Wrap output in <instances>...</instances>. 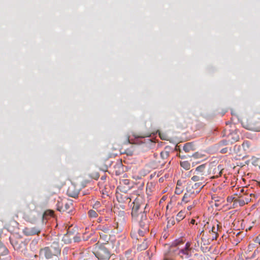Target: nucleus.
I'll return each mask as SVG.
<instances>
[{
    "mask_svg": "<svg viewBox=\"0 0 260 260\" xmlns=\"http://www.w3.org/2000/svg\"><path fill=\"white\" fill-rule=\"evenodd\" d=\"M218 230L216 228L215 224H213L211 230V233L213 234L212 239H216L218 236Z\"/></svg>",
    "mask_w": 260,
    "mask_h": 260,
    "instance_id": "obj_22",
    "label": "nucleus"
},
{
    "mask_svg": "<svg viewBox=\"0 0 260 260\" xmlns=\"http://www.w3.org/2000/svg\"><path fill=\"white\" fill-rule=\"evenodd\" d=\"M190 246V243L187 242L185 247L179 251V255L181 258H188L192 255V250Z\"/></svg>",
    "mask_w": 260,
    "mask_h": 260,
    "instance_id": "obj_8",
    "label": "nucleus"
},
{
    "mask_svg": "<svg viewBox=\"0 0 260 260\" xmlns=\"http://www.w3.org/2000/svg\"><path fill=\"white\" fill-rule=\"evenodd\" d=\"M99 174H96L95 175V177H94V179H98V178H99Z\"/></svg>",
    "mask_w": 260,
    "mask_h": 260,
    "instance_id": "obj_46",
    "label": "nucleus"
},
{
    "mask_svg": "<svg viewBox=\"0 0 260 260\" xmlns=\"http://www.w3.org/2000/svg\"><path fill=\"white\" fill-rule=\"evenodd\" d=\"M242 146L245 150H246L249 148L250 143L248 141H245L243 142Z\"/></svg>",
    "mask_w": 260,
    "mask_h": 260,
    "instance_id": "obj_28",
    "label": "nucleus"
},
{
    "mask_svg": "<svg viewBox=\"0 0 260 260\" xmlns=\"http://www.w3.org/2000/svg\"><path fill=\"white\" fill-rule=\"evenodd\" d=\"M60 248L57 242H53L50 246L45 247L40 250L39 255L42 257L47 259L51 258L53 256L57 255L60 253Z\"/></svg>",
    "mask_w": 260,
    "mask_h": 260,
    "instance_id": "obj_1",
    "label": "nucleus"
},
{
    "mask_svg": "<svg viewBox=\"0 0 260 260\" xmlns=\"http://www.w3.org/2000/svg\"><path fill=\"white\" fill-rule=\"evenodd\" d=\"M229 143H230V140H229V139H228L227 140H223L221 141H220V145L222 146L226 145Z\"/></svg>",
    "mask_w": 260,
    "mask_h": 260,
    "instance_id": "obj_30",
    "label": "nucleus"
},
{
    "mask_svg": "<svg viewBox=\"0 0 260 260\" xmlns=\"http://www.w3.org/2000/svg\"><path fill=\"white\" fill-rule=\"evenodd\" d=\"M196 220L194 219H191L190 221V223L192 224H194L195 223Z\"/></svg>",
    "mask_w": 260,
    "mask_h": 260,
    "instance_id": "obj_44",
    "label": "nucleus"
},
{
    "mask_svg": "<svg viewBox=\"0 0 260 260\" xmlns=\"http://www.w3.org/2000/svg\"><path fill=\"white\" fill-rule=\"evenodd\" d=\"M254 242L256 243H258L260 245V235H259L258 236H257L255 240H254Z\"/></svg>",
    "mask_w": 260,
    "mask_h": 260,
    "instance_id": "obj_36",
    "label": "nucleus"
},
{
    "mask_svg": "<svg viewBox=\"0 0 260 260\" xmlns=\"http://www.w3.org/2000/svg\"><path fill=\"white\" fill-rule=\"evenodd\" d=\"M149 231V229H145L144 228H140L137 232L132 231L131 236L133 238L139 240V238L143 237L144 235Z\"/></svg>",
    "mask_w": 260,
    "mask_h": 260,
    "instance_id": "obj_11",
    "label": "nucleus"
},
{
    "mask_svg": "<svg viewBox=\"0 0 260 260\" xmlns=\"http://www.w3.org/2000/svg\"><path fill=\"white\" fill-rule=\"evenodd\" d=\"M194 207V204L192 205H189L187 207L188 210H191Z\"/></svg>",
    "mask_w": 260,
    "mask_h": 260,
    "instance_id": "obj_42",
    "label": "nucleus"
},
{
    "mask_svg": "<svg viewBox=\"0 0 260 260\" xmlns=\"http://www.w3.org/2000/svg\"><path fill=\"white\" fill-rule=\"evenodd\" d=\"M133 220L138 223L140 228L149 229L151 219L147 218L146 212H141L138 215L132 216Z\"/></svg>",
    "mask_w": 260,
    "mask_h": 260,
    "instance_id": "obj_5",
    "label": "nucleus"
},
{
    "mask_svg": "<svg viewBox=\"0 0 260 260\" xmlns=\"http://www.w3.org/2000/svg\"><path fill=\"white\" fill-rule=\"evenodd\" d=\"M193 198L194 196L186 190V192L182 198V201L185 203H188Z\"/></svg>",
    "mask_w": 260,
    "mask_h": 260,
    "instance_id": "obj_19",
    "label": "nucleus"
},
{
    "mask_svg": "<svg viewBox=\"0 0 260 260\" xmlns=\"http://www.w3.org/2000/svg\"><path fill=\"white\" fill-rule=\"evenodd\" d=\"M179 157H180L181 158H184L186 157V156L185 155L183 154V152L181 150L179 151Z\"/></svg>",
    "mask_w": 260,
    "mask_h": 260,
    "instance_id": "obj_37",
    "label": "nucleus"
},
{
    "mask_svg": "<svg viewBox=\"0 0 260 260\" xmlns=\"http://www.w3.org/2000/svg\"><path fill=\"white\" fill-rule=\"evenodd\" d=\"M99 234L100 235V236L101 237V236H102V235H101V234H102V233H100V232H99Z\"/></svg>",
    "mask_w": 260,
    "mask_h": 260,
    "instance_id": "obj_51",
    "label": "nucleus"
},
{
    "mask_svg": "<svg viewBox=\"0 0 260 260\" xmlns=\"http://www.w3.org/2000/svg\"><path fill=\"white\" fill-rule=\"evenodd\" d=\"M97 229L104 233H109L110 230V226L108 225L100 224L98 226Z\"/></svg>",
    "mask_w": 260,
    "mask_h": 260,
    "instance_id": "obj_20",
    "label": "nucleus"
},
{
    "mask_svg": "<svg viewBox=\"0 0 260 260\" xmlns=\"http://www.w3.org/2000/svg\"><path fill=\"white\" fill-rule=\"evenodd\" d=\"M204 185V184H202L201 183L196 182L193 183L190 182L188 183L186 189L187 191L189 192L190 193L192 194L194 197L197 194L200 192Z\"/></svg>",
    "mask_w": 260,
    "mask_h": 260,
    "instance_id": "obj_7",
    "label": "nucleus"
},
{
    "mask_svg": "<svg viewBox=\"0 0 260 260\" xmlns=\"http://www.w3.org/2000/svg\"><path fill=\"white\" fill-rule=\"evenodd\" d=\"M116 196L117 201L119 203H129L131 201L129 196L126 192L117 191Z\"/></svg>",
    "mask_w": 260,
    "mask_h": 260,
    "instance_id": "obj_10",
    "label": "nucleus"
},
{
    "mask_svg": "<svg viewBox=\"0 0 260 260\" xmlns=\"http://www.w3.org/2000/svg\"><path fill=\"white\" fill-rule=\"evenodd\" d=\"M105 178H106V177H105V176H102V177H101V179H102V180H105Z\"/></svg>",
    "mask_w": 260,
    "mask_h": 260,
    "instance_id": "obj_49",
    "label": "nucleus"
},
{
    "mask_svg": "<svg viewBox=\"0 0 260 260\" xmlns=\"http://www.w3.org/2000/svg\"><path fill=\"white\" fill-rule=\"evenodd\" d=\"M169 155V153L168 151H162L160 153V157L161 159L163 160L162 162L159 161V165L157 166L158 167L159 166H163L166 163L165 160L166 159Z\"/></svg>",
    "mask_w": 260,
    "mask_h": 260,
    "instance_id": "obj_17",
    "label": "nucleus"
},
{
    "mask_svg": "<svg viewBox=\"0 0 260 260\" xmlns=\"http://www.w3.org/2000/svg\"><path fill=\"white\" fill-rule=\"evenodd\" d=\"M68 235L67 234L66 235H64L63 237V241H64L65 243H70L71 242V240H69L68 239Z\"/></svg>",
    "mask_w": 260,
    "mask_h": 260,
    "instance_id": "obj_34",
    "label": "nucleus"
},
{
    "mask_svg": "<svg viewBox=\"0 0 260 260\" xmlns=\"http://www.w3.org/2000/svg\"><path fill=\"white\" fill-rule=\"evenodd\" d=\"M179 185H180V182L178 181L177 183V186L178 187Z\"/></svg>",
    "mask_w": 260,
    "mask_h": 260,
    "instance_id": "obj_48",
    "label": "nucleus"
},
{
    "mask_svg": "<svg viewBox=\"0 0 260 260\" xmlns=\"http://www.w3.org/2000/svg\"><path fill=\"white\" fill-rule=\"evenodd\" d=\"M245 201L243 199H235L234 201V204H239L240 206H243L245 204Z\"/></svg>",
    "mask_w": 260,
    "mask_h": 260,
    "instance_id": "obj_25",
    "label": "nucleus"
},
{
    "mask_svg": "<svg viewBox=\"0 0 260 260\" xmlns=\"http://www.w3.org/2000/svg\"><path fill=\"white\" fill-rule=\"evenodd\" d=\"M256 260H260V256L256 259Z\"/></svg>",
    "mask_w": 260,
    "mask_h": 260,
    "instance_id": "obj_50",
    "label": "nucleus"
},
{
    "mask_svg": "<svg viewBox=\"0 0 260 260\" xmlns=\"http://www.w3.org/2000/svg\"><path fill=\"white\" fill-rule=\"evenodd\" d=\"M192 156L195 158H202L203 157V155L198 152H196L192 154Z\"/></svg>",
    "mask_w": 260,
    "mask_h": 260,
    "instance_id": "obj_33",
    "label": "nucleus"
},
{
    "mask_svg": "<svg viewBox=\"0 0 260 260\" xmlns=\"http://www.w3.org/2000/svg\"><path fill=\"white\" fill-rule=\"evenodd\" d=\"M183 150L185 152H190L194 150V146L191 143H187L183 147Z\"/></svg>",
    "mask_w": 260,
    "mask_h": 260,
    "instance_id": "obj_15",
    "label": "nucleus"
},
{
    "mask_svg": "<svg viewBox=\"0 0 260 260\" xmlns=\"http://www.w3.org/2000/svg\"><path fill=\"white\" fill-rule=\"evenodd\" d=\"M73 208V204L71 201L64 200L59 204L58 209L59 211L62 212H67L68 213Z\"/></svg>",
    "mask_w": 260,
    "mask_h": 260,
    "instance_id": "obj_9",
    "label": "nucleus"
},
{
    "mask_svg": "<svg viewBox=\"0 0 260 260\" xmlns=\"http://www.w3.org/2000/svg\"><path fill=\"white\" fill-rule=\"evenodd\" d=\"M98 214L99 213L100 215H102L104 213V212L105 211V209L104 208L100 207V208H98V210H96Z\"/></svg>",
    "mask_w": 260,
    "mask_h": 260,
    "instance_id": "obj_31",
    "label": "nucleus"
},
{
    "mask_svg": "<svg viewBox=\"0 0 260 260\" xmlns=\"http://www.w3.org/2000/svg\"><path fill=\"white\" fill-rule=\"evenodd\" d=\"M181 192V190L179 189V187L176 186V190H175V193L176 194H180Z\"/></svg>",
    "mask_w": 260,
    "mask_h": 260,
    "instance_id": "obj_40",
    "label": "nucleus"
},
{
    "mask_svg": "<svg viewBox=\"0 0 260 260\" xmlns=\"http://www.w3.org/2000/svg\"><path fill=\"white\" fill-rule=\"evenodd\" d=\"M212 199L215 202V205L218 206L221 203L224 202V199L222 197H218L216 194H213L212 196Z\"/></svg>",
    "mask_w": 260,
    "mask_h": 260,
    "instance_id": "obj_14",
    "label": "nucleus"
},
{
    "mask_svg": "<svg viewBox=\"0 0 260 260\" xmlns=\"http://www.w3.org/2000/svg\"><path fill=\"white\" fill-rule=\"evenodd\" d=\"M244 200H245L246 204H247L251 200V199L249 198H245Z\"/></svg>",
    "mask_w": 260,
    "mask_h": 260,
    "instance_id": "obj_43",
    "label": "nucleus"
},
{
    "mask_svg": "<svg viewBox=\"0 0 260 260\" xmlns=\"http://www.w3.org/2000/svg\"><path fill=\"white\" fill-rule=\"evenodd\" d=\"M74 241L75 242H79L80 241V238L79 237L75 236L74 237Z\"/></svg>",
    "mask_w": 260,
    "mask_h": 260,
    "instance_id": "obj_39",
    "label": "nucleus"
},
{
    "mask_svg": "<svg viewBox=\"0 0 260 260\" xmlns=\"http://www.w3.org/2000/svg\"><path fill=\"white\" fill-rule=\"evenodd\" d=\"M222 173V167L220 165L217 166V168H215L214 169V176L212 178H218L220 176Z\"/></svg>",
    "mask_w": 260,
    "mask_h": 260,
    "instance_id": "obj_16",
    "label": "nucleus"
},
{
    "mask_svg": "<svg viewBox=\"0 0 260 260\" xmlns=\"http://www.w3.org/2000/svg\"><path fill=\"white\" fill-rule=\"evenodd\" d=\"M143 199L142 197L138 196L133 202V206L132 211V216H134L138 215L139 213H138V210L141 208H145L146 205L145 206L144 204H143Z\"/></svg>",
    "mask_w": 260,
    "mask_h": 260,
    "instance_id": "obj_6",
    "label": "nucleus"
},
{
    "mask_svg": "<svg viewBox=\"0 0 260 260\" xmlns=\"http://www.w3.org/2000/svg\"><path fill=\"white\" fill-rule=\"evenodd\" d=\"M240 192H243V193H244L245 192V189L244 188H242L240 190Z\"/></svg>",
    "mask_w": 260,
    "mask_h": 260,
    "instance_id": "obj_47",
    "label": "nucleus"
},
{
    "mask_svg": "<svg viewBox=\"0 0 260 260\" xmlns=\"http://www.w3.org/2000/svg\"><path fill=\"white\" fill-rule=\"evenodd\" d=\"M180 166L186 170H188L190 168V164L187 161H181Z\"/></svg>",
    "mask_w": 260,
    "mask_h": 260,
    "instance_id": "obj_24",
    "label": "nucleus"
},
{
    "mask_svg": "<svg viewBox=\"0 0 260 260\" xmlns=\"http://www.w3.org/2000/svg\"><path fill=\"white\" fill-rule=\"evenodd\" d=\"M242 124L247 129L256 132L260 131V119L258 118L250 117L244 119L242 121Z\"/></svg>",
    "mask_w": 260,
    "mask_h": 260,
    "instance_id": "obj_4",
    "label": "nucleus"
},
{
    "mask_svg": "<svg viewBox=\"0 0 260 260\" xmlns=\"http://www.w3.org/2000/svg\"><path fill=\"white\" fill-rule=\"evenodd\" d=\"M205 169V165H202L197 167L193 172V176L191 178V180L193 182L204 184L206 183L207 177Z\"/></svg>",
    "mask_w": 260,
    "mask_h": 260,
    "instance_id": "obj_3",
    "label": "nucleus"
},
{
    "mask_svg": "<svg viewBox=\"0 0 260 260\" xmlns=\"http://www.w3.org/2000/svg\"><path fill=\"white\" fill-rule=\"evenodd\" d=\"M253 245L254 244H249L248 246V250L250 251L254 247Z\"/></svg>",
    "mask_w": 260,
    "mask_h": 260,
    "instance_id": "obj_41",
    "label": "nucleus"
},
{
    "mask_svg": "<svg viewBox=\"0 0 260 260\" xmlns=\"http://www.w3.org/2000/svg\"><path fill=\"white\" fill-rule=\"evenodd\" d=\"M40 230L37 228H25L23 230V233L26 236H32L38 234L40 233Z\"/></svg>",
    "mask_w": 260,
    "mask_h": 260,
    "instance_id": "obj_13",
    "label": "nucleus"
},
{
    "mask_svg": "<svg viewBox=\"0 0 260 260\" xmlns=\"http://www.w3.org/2000/svg\"><path fill=\"white\" fill-rule=\"evenodd\" d=\"M88 215L91 218H96L98 217V214L95 210H90L88 212Z\"/></svg>",
    "mask_w": 260,
    "mask_h": 260,
    "instance_id": "obj_23",
    "label": "nucleus"
},
{
    "mask_svg": "<svg viewBox=\"0 0 260 260\" xmlns=\"http://www.w3.org/2000/svg\"><path fill=\"white\" fill-rule=\"evenodd\" d=\"M185 217V214L184 212L181 211H180L176 216V220L178 221H181Z\"/></svg>",
    "mask_w": 260,
    "mask_h": 260,
    "instance_id": "obj_26",
    "label": "nucleus"
},
{
    "mask_svg": "<svg viewBox=\"0 0 260 260\" xmlns=\"http://www.w3.org/2000/svg\"><path fill=\"white\" fill-rule=\"evenodd\" d=\"M228 147H225V148H224L221 149L220 152L221 153H226L228 152Z\"/></svg>",
    "mask_w": 260,
    "mask_h": 260,
    "instance_id": "obj_38",
    "label": "nucleus"
},
{
    "mask_svg": "<svg viewBox=\"0 0 260 260\" xmlns=\"http://www.w3.org/2000/svg\"><path fill=\"white\" fill-rule=\"evenodd\" d=\"M213 224H215V226L218 231H219L220 229L221 228L220 223L217 220H216L213 222Z\"/></svg>",
    "mask_w": 260,
    "mask_h": 260,
    "instance_id": "obj_32",
    "label": "nucleus"
},
{
    "mask_svg": "<svg viewBox=\"0 0 260 260\" xmlns=\"http://www.w3.org/2000/svg\"><path fill=\"white\" fill-rule=\"evenodd\" d=\"M228 139L230 140V143L232 144L235 142H237L239 140V136L236 133H231L229 135L228 137Z\"/></svg>",
    "mask_w": 260,
    "mask_h": 260,
    "instance_id": "obj_18",
    "label": "nucleus"
},
{
    "mask_svg": "<svg viewBox=\"0 0 260 260\" xmlns=\"http://www.w3.org/2000/svg\"><path fill=\"white\" fill-rule=\"evenodd\" d=\"M102 221V218L101 217H99L98 219V221L99 222H101V221Z\"/></svg>",
    "mask_w": 260,
    "mask_h": 260,
    "instance_id": "obj_45",
    "label": "nucleus"
},
{
    "mask_svg": "<svg viewBox=\"0 0 260 260\" xmlns=\"http://www.w3.org/2000/svg\"><path fill=\"white\" fill-rule=\"evenodd\" d=\"M134 136L135 138H145V137H148L149 136H148V135L145 134V135H134Z\"/></svg>",
    "mask_w": 260,
    "mask_h": 260,
    "instance_id": "obj_35",
    "label": "nucleus"
},
{
    "mask_svg": "<svg viewBox=\"0 0 260 260\" xmlns=\"http://www.w3.org/2000/svg\"><path fill=\"white\" fill-rule=\"evenodd\" d=\"M100 207H101V204L99 201H96L92 205V208L94 210H98V208H100Z\"/></svg>",
    "mask_w": 260,
    "mask_h": 260,
    "instance_id": "obj_29",
    "label": "nucleus"
},
{
    "mask_svg": "<svg viewBox=\"0 0 260 260\" xmlns=\"http://www.w3.org/2000/svg\"><path fill=\"white\" fill-rule=\"evenodd\" d=\"M93 253L99 260H109L111 257L110 251L103 244L96 243L93 249Z\"/></svg>",
    "mask_w": 260,
    "mask_h": 260,
    "instance_id": "obj_2",
    "label": "nucleus"
},
{
    "mask_svg": "<svg viewBox=\"0 0 260 260\" xmlns=\"http://www.w3.org/2000/svg\"><path fill=\"white\" fill-rule=\"evenodd\" d=\"M79 193V190L76 188L74 185L71 184L68 187L67 194L69 197L76 198L78 197Z\"/></svg>",
    "mask_w": 260,
    "mask_h": 260,
    "instance_id": "obj_12",
    "label": "nucleus"
},
{
    "mask_svg": "<svg viewBox=\"0 0 260 260\" xmlns=\"http://www.w3.org/2000/svg\"><path fill=\"white\" fill-rule=\"evenodd\" d=\"M148 247V243L146 239H144V241L141 244H140L138 246V249L142 251L145 250Z\"/></svg>",
    "mask_w": 260,
    "mask_h": 260,
    "instance_id": "obj_21",
    "label": "nucleus"
},
{
    "mask_svg": "<svg viewBox=\"0 0 260 260\" xmlns=\"http://www.w3.org/2000/svg\"><path fill=\"white\" fill-rule=\"evenodd\" d=\"M252 164L255 166H258L260 168V158L253 157L252 158Z\"/></svg>",
    "mask_w": 260,
    "mask_h": 260,
    "instance_id": "obj_27",
    "label": "nucleus"
}]
</instances>
